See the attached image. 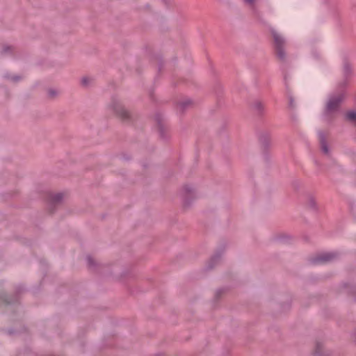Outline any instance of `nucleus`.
<instances>
[{
    "label": "nucleus",
    "mask_w": 356,
    "mask_h": 356,
    "mask_svg": "<svg viewBox=\"0 0 356 356\" xmlns=\"http://www.w3.org/2000/svg\"><path fill=\"white\" fill-rule=\"evenodd\" d=\"M63 195L60 193H47L44 196L45 207L50 213H52L58 207L63 200Z\"/></svg>",
    "instance_id": "1"
},
{
    "label": "nucleus",
    "mask_w": 356,
    "mask_h": 356,
    "mask_svg": "<svg viewBox=\"0 0 356 356\" xmlns=\"http://www.w3.org/2000/svg\"><path fill=\"white\" fill-rule=\"evenodd\" d=\"M272 35L274 40L276 55L279 59L282 60L285 58L284 50L285 40L280 34L275 31H273Z\"/></svg>",
    "instance_id": "2"
},
{
    "label": "nucleus",
    "mask_w": 356,
    "mask_h": 356,
    "mask_svg": "<svg viewBox=\"0 0 356 356\" xmlns=\"http://www.w3.org/2000/svg\"><path fill=\"white\" fill-rule=\"evenodd\" d=\"M341 99V95L331 98L327 104V111L328 112H332L337 110Z\"/></svg>",
    "instance_id": "3"
},
{
    "label": "nucleus",
    "mask_w": 356,
    "mask_h": 356,
    "mask_svg": "<svg viewBox=\"0 0 356 356\" xmlns=\"http://www.w3.org/2000/svg\"><path fill=\"white\" fill-rule=\"evenodd\" d=\"M114 111L116 114L123 120L129 118V113L127 111L121 104H118L114 107Z\"/></svg>",
    "instance_id": "4"
},
{
    "label": "nucleus",
    "mask_w": 356,
    "mask_h": 356,
    "mask_svg": "<svg viewBox=\"0 0 356 356\" xmlns=\"http://www.w3.org/2000/svg\"><path fill=\"white\" fill-rule=\"evenodd\" d=\"M16 299L8 297L6 296L0 295V307H5L16 302Z\"/></svg>",
    "instance_id": "5"
},
{
    "label": "nucleus",
    "mask_w": 356,
    "mask_h": 356,
    "mask_svg": "<svg viewBox=\"0 0 356 356\" xmlns=\"http://www.w3.org/2000/svg\"><path fill=\"white\" fill-rule=\"evenodd\" d=\"M60 92L56 88H49L47 91V95L49 99H54L60 95Z\"/></svg>",
    "instance_id": "6"
},
{
    "label": "nucleus",
    "mask_w": 356,
    "mask_h": 356,
    "mask_svg": "<svg viewBox=\"0 0 356 356\" xmlns=\"http://www.w3.org/2000/svg\"><path fill=\"white\" fill-rule=\"evenodd\" d=\"M334 257V254L332 253H324L321 256L320 261H329Z\"/></svg>",
    "instance_id": "7"
},
{
    "label": "nucleus",
    "mask_w": 356,
    "mask_h": 356,
    "mask_svg": "<svg viewBox=\"0 0 356 356\" xmlns=\"http://www.w3.org/2000/svg\"><path fill=\"white\" fill-rule=\"evenodd\" d=\"M346 116L350 120L356 122V111H350Z\"/></svg>",
    "instance_id": "8"
},
{
    "label": "nucleus",
    "mask_w": 356,
    "mask_h": 356,
    "mask_svg": "<svg viewBox=\"0 0 356 356\" xmlns=\"http://www.w3.org/2000/svg\"><path fill=\"white\" fill-rule=\"evenodd\" d=\"M321 148L323 149V151L325 152V153H327L328 152V149H327V146L325 145V144L324 143H321Z\"/></svg>",
    "instance_id": "9"
},
{
    "label": "nucleus",
    "mask_w": 356,
    "mask_h": 356,
    "mask_svg": "<svg viewBox=\"0 0 356 356\" xmlns=\"http://www.w3.org/2000/svg\"><path fill=\"white\" fill-rule=\"evenodd\" d=\"M90 79L88 78H83L82 79V83L85 86L88 85V82H89Z\"/></svg>",
    "instance_id": "10"
},
{
    "label": "nucleus",
    "mask_w": 356,
    "mask_h": 356,
    "mask_svg": "<svg viewBox=\"0 0 356 356\" xmlns=\"http://www.w3.org/2000/svg\"><path fill=\"white\" fill-rule=\"evenodd\" d=\"M186 193H191L192 192V188L191 187L186 186L184 189Z\"/></svg>",
    "instance_id": "11"
},
{
    "label": "nucleus",
    "mask_w": 356,
    "mask_h": 356,
    "mask_svg": "<svg viewBox=\"0 0 356 356\" xmlns=\"http://www.w3.org/2000/svg\"><path fill=\"white\" fill-rule=\"evenodd\" d=\"M321 348V346L320 344H317L316 346V354H318L319 353V351H320V348Z\"/></svg>",
    "instance_id": "12"
},
{
    "label": "nucleus",
    "mask_w": 356,
    "mask_h": 356,
    "mask_svg": "<svg viewBox=\"0 0 356 356\" xmlns=\"http://www.w3.org/2000/svg\"><path fill=\"white\" fill-rule=\"evenodd\" d=\"M245 1L251 5L254 4V3L255 2V0H245Z\"/></svg>",
    "instance_id": "13"
}]
</instances>
